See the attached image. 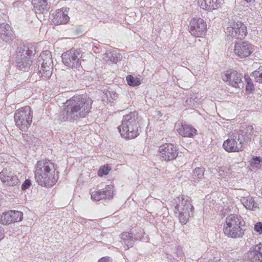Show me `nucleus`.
<instances>
[{"mask_svg":"<svg viewBox=\"0 0 262 262\" xmlns=\"http://www.w3.org/2000/svg\"><path fill=\"white\" fill-rule=\"evenodd\" d=\"M92 104V100L89 97L80 95L74 96L66 102L58 119L63 121H72L84 117L90 111Z\"/></svg>","mask_w":262,"mask_h":262,"instance_id":"nucleus-1","label":"nucleus"},{"mask_svg":"<svg viewBox=\"0 0 262 262\" xmlns=\"http://www.w3.org/2000/svg\"><path fill=\"white\" fill-rule=\"evenodd\" d=\"M253 131L252 126H248L244 129L235 130L231 132L229 138L223 143V148L228 152L241 151L243 144L251 141Z\"/></svg>","mask_w":262,"mask_h":262,"instance_id":"nucleus-2","label":"nucleus"},{"mask_svg":"<svg viewBox=\"0 0 262 262\" xmlns=\"http://www.w3.org/2000/svg\"><path fill=\"white\" fill-rule=\"evenodd\" d=\"M35 179L42 186H52L58 181V171H56L54 164L50 161H39L36 166Z\"/></svg>","mask_w":262,"mask_h":262,"instance_id":"nucleus-3","label":"nucleus"},{"mask_svg":"<svg viewBox=\"0 0 262 262\" xmlns=\"http://www.w3.org/2000/svg\"><path fill=\"white\" fill-rule=\"evenodd\" d=\"M139 127L138 114L136 112H132L123 116L122 124L118 128L124 138L132 139L139 135Z\"/></svg>","mask_w":262,"mask_h":262,"instance_id":"nucleus-4","label":"nucleus"},{"mask_svg":"<svg viewBox=\"0 0 262 262\" xmlns=\"http://www.w3.org/2000/svg\"><path fill=\"white\" fill-rule=\"evenodd\" d=\"M244 225L245 221L241 215L231 214L226 218L224 232L225 235L232 238L242 237L244 232L242 227Z\"/></svg>","mask_w":262,"mask_h":262,"instance_id":"nucleus-5","label":"nucleus"},{"mask_svg":"<svg viewBox=\"0 0 262 262\" xmlns=\"http://www.w3.org/2000/svg\"><path fill=\"white\" fill-rule=\"evenodd\" d=\"M38 74L44 80L48 79L52 74L53 67L51 53L46 50L40 54L37 60Z\"/></svg>","mask_w":262,"mask_h":262,"instance_id":"nucleus-6","label":"nucleus"},{"mask_svg":"<svg viewBox=\"0 0 262 262\" xmlns=\"http://www.w3.org/2000/svg\"><path fill=\"white\" fill-rule=\"evenodd\" d=\"M16 125L21 131H26L32 122V112L29 106L17 110L14 114Z\"/></svg>","mask_w":262,"mask_h":262,"instance_id":"nucleus-7","label":"nucleus"},{"mask_svg":"<svg viewBox=\"0 0 262 262\" xmlns=\"http://www.w3.org/2000/svg\"><path fill=\"white\" fill-rule=\"evenodd\" d=\"M176 203L175 209L179 212L180 222L185 224L190 216V213L193 208V206L190 203L189 199L183 195L177 198Z\"/></svg>","mask_w":262,"mask_h":262,"instance_id":"nucleus-8","label":"nucleus"},{"mask_svg":"<svg viewBox=\"0 0 262 262\" xmlns=\"http://www.w3.org/2000/svg\"><path fill=\"white\" fill-rule=\"evenodd\" d=\"M32 60L29 48L25 45H21L18 48L15 58L16 66L21 70H26L32 64Z\"/></svg>","mask_w":262,"mask_h":262,"instance_id":"nucleus-9","label":"nucleus"},{"mask_svg":"<svg viewBox=\"0 0 262 262\" xmlns=\"http://www.w3.org/2000/svg\"><path fill=\"white\" fill-rule=\"evenodd\" d=\"M81 57V52L74 49H71L64 52L61 56L62 62L72 68L80 67Z\"/></svg>","mask_w":262,"mask_h":262,"instance_id":"nucleus-10","label":"nucleus"},{"mask_svg":"<svg viewBox=\"0 0 262 262\" xmlns=\"http://www.w3.org/2000/svg\"><path fill=\"white\" fill-rule=\"evenodd\" d=\"M226 33L233 37L242 39L247 34V27L241 21H231L229 23Z\"/></svg>","mask_w":262,"mask_h":262,"instance_id":"nucleus-11","label":"nucleus"},{"mask_svg":"<svg viewBox=\"0 0 262 262\" xmlns=\"http://www.w3.org/2000/svg\"><path fill=\"white\" fill-rule=\"evenodd\" d=\"M207 25L201 18H194L189 23V31L195 37H199L205 33Z\"/></svg>","mask_w":262,"mask_h":262,"instance_id":"nucleus-12","label":"nucleus"},{"mask_svg":"<svg viewBox=\"0 0 262 262\" xmlns=\"http://www.w3.org/2000/svg\"><path fill=\"white\" fill-rule=\"evenodd\" d=\"M0 180L7 186H15L19 183L17 176L9 168H5L0 172Z\"/></svg>","mask_w":262,"mask_h":262,"instance_id":"nucleus-13","label":"nucleus"},{"mask_svg":"<svg viewBox=\"0 0 262 262\" xmlns=\"http://www.w3.org/2000/svg\"><path fill=\"white\" fill-rule=\"evenodd\" d=\"M160 156L165 161L174 159L178 155L176 147L172 144H165L159 147Z\"/></svg>","mask_w":262,"mask_h":262,"instance_id":"nucleus-14","label":"nucleus"},{"mask_svg":"<svg viewBox=\"0 0 262 262\" xmlns=\"http://www.w3.org/2000/svg\"><path fill=\"white\" fill-rule=\"evenodd\" d=\"M224 81L229 85L236 88H243V82L242 80V75L236 71H227L223 77Z\"/></svg>","mask_w":262,"mask_h":262,"instance_id":"nucleus-15","label":"nucleus"},{"mask_svg":"<svg viewBox=\"0 0 262 262\" xmlns=\"http://www.w3.org/2000/svg\"><path fill=\"white\" fill-rule=\"evenodd\" d=\"M23 213L15 210H10L4 212L1 216V222L2 224L6 225L19 222L22 220Z\"/></svg>","mask_w":262,"mask_h":262,"instance_id":"nucleus-16","label":"nucleus"},{"mask_svg":"<svg viewBox=\"0 0 262 262\" xmlns=\"http://www.w3.org/2000/svg\"><path fill=\"white\" fill-rule=\"evenodd\" d=\"M252 52V45L248 42H236L234 46L235 54L241 58L248 57Z\"/></svg>","mask_w":262,"mask_h":262,"instance_id":"nucleus-17","label":"nucleus"},{"mask_svg":"<svg viewBox=\"0 0 262 262\" xmlns=\"http://www.w3.org/2000/svg\"><path fill=\"white\" fill-rule=\"evenodd\" d=\"M113 196V186L107 185L104 189L94 191L91 194V199L98 201L102 199H111Z\"/></svg>","mask_w":262,"mask_h":262,"instance_id":"nucleus-18","label":"nucleus"},{"mask_svg":"<svg viewBox=\"0 0 262 262\" xmlns=\"http://www.w3.org/2000/svg\"><path fill=\"white\" fill-rule=\"evenodd\" d=\"M247 257L250 262H262V243L250 248Z\"/></svg>","mask_w":262,"mask_h":262,"instance_id":"nucleus-19","label":"nucleus"},{"mask_svg":"<svg viewBox=\"0 0 262 262\" xmlns=\"http://www.w3.org/2000/svg\"><path fill=\"white\" fill-rule=\"evenodd\" d=\"M52 21L54 25H60L66 24L70 19L66 9L62 8L58 9L52 14Z\"/></svg>","mask_w":262,"mask_h":262,"instance_id":"nucleus-20","label":"nucleus"},{"mask_svg":"<svg viewBox=\"0 0 262 262\" xmlns=\"http://www.w3.org/2000/svg\"><path fill=\"white\" fill-rule=\"evenodd\" d=\"M179 134L183 137H191L196 134V130L185 123H178L176 125Z\"/></svg>","mask_w":262,"mask_h":262,"instance_id":"nucleus-21","label":"nucleus"},{"mask_svg":"<svg viewBox=\"0 0 262 262\" xmlns=\"http://www.w3.org/2000/svg\"><path fill=\"white\" fill-rule=\"evenodd\" d=\"M34 11L36 14H45L47 13L50 8V5L47 0H32Z\"/></svg>","mask_w":262,"mask_h":262,"instance_id":"nucleus-22","label":"nucleus"},{"mask_svg":"<svg viewBox=\"0 0 262 262\" xmlns=\"http://www.w3.org/2000/svg\"><path fill=\"white\" fill-rule=\"evenodd\" d=\"M0 36L6 42L11 40L14 38V34L11 27L7 24H0Z\"/></svg>","mask_w":262,"mask_h":262,"instance_id":"nucleus-23","label":"nucleus"},{"mask_svg":"<svg viewBox=\"0 0 262 262\" xmlns=\"http://www.w3.org/2000/svg\"><path fill=\"white\" fill-rule=\"evenodd\" d=\"M222 2L223 0H199L202 8L211 11L217 9Z\"/></svg>","mask_w":262,"mask_h":262,"instance_id":"nucleus-24","label":"nucleus"},{"mask_svg":"<svg viewBox=\"0 0 262 262\" xmlns=\"http://www.w3.org/2000/svg\"><path fill=\"white\" fill-rule=\"evenodd\" d=\"M77 78L75 71L74 70H69L64 71L61 75V81L63 84H70L71 82L75 81Z\"/></svg>","mask_w":262,"mask_h":262,"instance_id":"nucleus-25","label":"nucleus"},{"mask_svg":"<svg viewBox=\"0 0 262 262\" xmlns=\"http://www.w3.org/2000/svg\"><path fill=\"white\" fill-rule=\"evenodd\" d=\"M121 238L122 244L125 245L127 249L133 246L135 239L132 232H124L122 233Z\"/></svg>","mask_w":262,"mask_h":262,"instance_id":"nucleus-26","label":"nucleus"},{"mask_svg":"<svg viewBox=\"0 0 262 262\" xmlns=\"http://www.w3.org/2000/svg\"><path fill=\"white\" fill-rule=\"evenodd\" d=\"M205 168L203 167L195 168L193 171L191 181L194 183H198L204 178Z\"/></svg>","mask_w":262,"mask_h":262,"instance_id":"nucleus-27","label":"nucleus"},{"mask_svg":"<svg viewBox=\"0 0 262 262\" xmlns=\"http://www.w3.org/2000/svg\"><path fill=\"white\" fill-rule=\"evenodd\" d=\"M241 201L243 205L249 210H252L257 207L254 200L250 196L243 197L241 199Z\"/></svg>","mask_w":262,"mask_h":262,"instance_id":"nucleus-28","label":"nucleus"},{"mask_svg":"<svg viewBox=\"0 0 262 262\" xmlns=\"http://www.w3.org/2000/svg\"><path fill=\"white\" fill-rule=\"evenodd\" d=\"M199 99L196 94H191L187 96L185 104L189 107H195L198 104Z\"/></svg>","mask_w":262,"mask_h":262,"instance_id":"nucleus-29","label":"nucleus"},{"mask_svg":"<svg viewBox=\"0 0 262 262\" xmlns=\"http://www.w3.org/2000/svg\"><path fill=\"white\" fill-rule=\"evenodd\" d=\"M103 59L106 62L110 61L113 63H116L118 61V57L116 53L114 52H108L103 55Z\"/></svg>","mask_w":262,"mask_h":262,"instance_id":"nucleus-30","label":"nucleus"},{"mask_svg":"<svg viewBox=\"0 0 262 262\" xmlns=\"http://www.w3.org/2000/svg\"><path fill=\"white\" fill-rule=\"evenodd\" d=\"M126 81L129 85L136 86L141 84V80L139 78H135L132 75H128L126 77Z\"/></svg>","mask_w":262,"mask_h":262,"instance_id":"nucleus-31","label":"nucleus"},{"mask_svg":"<svg viewBox=\"0 0 262 262\" xmlns=\"http://www.w3.org/2000/svg\"><path fill=\"white\" fill-rule=\"evenodd\" d=\"M251 76L253 77L257 82L262 83V66L253 72Z\"/></svg>","mask_w":262,"mask_h":262,"instance_id":"nucleus-32","label":"nucleus"},{"mask_svg":"<svg viewBox=\"0 0 262 262\" xmlns=\"http://www.w3.org/2000/svg\"><path fill=\"white\" fill-rule=\"evenodd\" d=\"M111 168L108 166H103L98 170V173L99 176L102 177L103 175H106L108 174Z\"/></svg>","mask_w":262,"mask_h":262,"instance_id":"nucleus-33","label":"nucleus"},{"mask_svg":"<svg viewBox=\"0 0 262 262\" xmlns=\"http://www.w3.org/2000/svg\"><path fill=\"white\" fill-rule=\"evenodd\" d=\"M254 230L259 234H262V223L257 222L254 225Z\"/></svg>","mask_w":262,"mask_h":262,"instance_id":"nucleus-34","label":"nucleus"},{"mask_svg":"<svg viewBox=\"0 0 262 262\" xmlns=\"http://www.w3.org/2000/svg\"><path fill=\"white\" fill-rule=\"evenodd\" d=\"M177 258H181L183 256L182 249L181 248H177L173 250Z\"/></svg>","mask_w":262,"mask_h":262,"instance_id":"nucleus-35","label":"nucleus"},{"mask_svg":"<svg viewBox=\"0 0 262 262\" xmlns=\"http://www.w3.org/2000/svg\"><path fill=\"white\" fill-rule=\"evenodd\" d=\"M245 80L247 83L246 87V91H248L252 90V88H253V84L251 83V80L250 79H247V78H245Z\"/></svg>","mask_w":262,"mask_h":262,"instance_id":"nucleus-36","label":"nucleus"},{"mask_svg":"<svg viewBox=\"0 0 262 262\" xmlns=\"http://www.w3.org/2000/svg\"><path fill=\"white\" fill-rule=\"evenodd\" d=\"M31 185V182L29 180H26L21 185V189L23 190H26Z\"/></svg>","mask_w":262,"mask_h":262,"instance_id":"nucleus-37","label":"nucleus"},{"mask_svg":"<svg viewBox=\"0 0 262 262\" xmlns=\"http://www.w3.org/2000/svg\"><path fill=\"white\" fill-rule=\"evenodd\" d=\"M255 165H258L260 164V160L259 157H256L253 158V162Z\"/></svg>","mask_w":262,"mask_h":262,"instance_id":"nucleus-38","label":"nucleus"},{"mask_svg":"<svg viewBox=\"0 0 262 262\" xmlns=\"http://www.w3.org/2000/svg\"><path fill=\"white\" fill-rule=\"evenodd\" d=\"M98 262H111L109 257H102Z\"/></svg>","mask_w":262,"mask_h":262,"instance_id":"nucleus-39","label":"nucleus"},{"mask_svg":"<svg viewBox=\"0 0 262 262\" xmlns=\"http://www.w3.org/2000/svg\"><path fill=\"white\" fill-rule=\"evenodd\" d=\"M4 237V230L3 228L0 226V241L2 240Z\"/></svg>","mask_w":262,"mask_h":262,"instance_id":"nucleus-40","label":"nucleus"},{"mask_svg":"<svg viewBox=\"0 0 262 262\" xmlns=\"http://www.w3.org/2000/svg\"><path fill=\"white\" fill-rule=\"evenodd\" d=\"M98 48L96 46H94L93 48V51L95 53H97V50H98Z\"/></svg>","mask_w":262,"mask_h":262,"instance_id":"nucleus-41","label":"nucleus"},{"mask_svg":"<svg viewBox=\"0 0 262 262\" xmlns=\"http://www.w3.org/2000/svg\"><path fill=\"white\" fill-rule=\"evenodd\" d=\"M197 262H207V261L204 260L203 258H200Z\"/></svg>","mask_w":262,"mask_h":262,"instance_id":"nucleus-42","label":"nucleus"},{"mask_svg":"<svg viewBox=\"0 0 262 262\" xmlns=\"http://www.w3.org/2000/svg\"><path fill=\"white\" fill-rule=\"evenodd\" d=\"M216 262H223L222 261H221V259H219V260L216 261Z\"/></svg>","mask_w":262,"mask_h":262,"instance_id":"nucleus-43","label":"nucleus"},{"mask_svg":"<svg viewBox=\"0 0 262 262\" xmlns=\"http://www.w3.org/2000/svg\"><path fill=\"white\" fill-rule=\"evenodd\" d=\"M260 193L262 194V188L260 189Z\"/></svg>","mask_w":262,"mask_h":262,"instance_id":"nucleus-44","label":"nucleus"}]
</instances>
